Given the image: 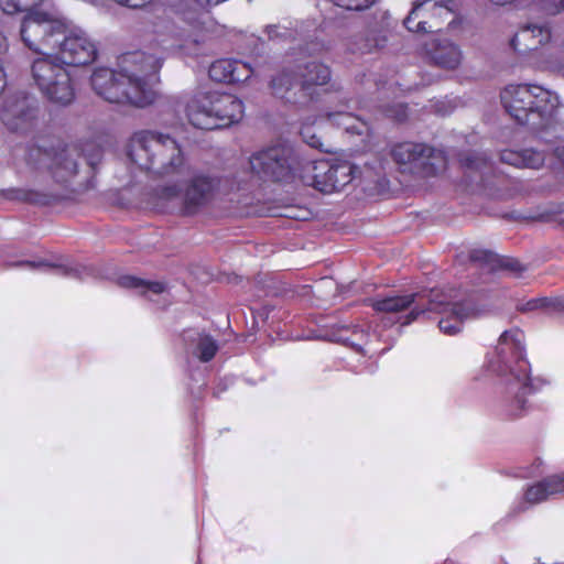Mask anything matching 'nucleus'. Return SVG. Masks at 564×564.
Here are the masks:
<instances>
[{
    "instance_id": "obj_22",
    "label": "nucleus",
    "mask_w": 564,
    "mask_h": 564,
    "mask_svg": "<svg viewBox=\"0 0 564 564\" xmlns=\"http://www.w3.org/2000/svg\"><path fill=\"white\" fill-rule=\"evenodd\" d=\"M426 54L433 64L447 68L455 69L462 61V52L459 47L448 41H433L425 44Z\"/></svg>"
},
{
    "instance_id": "obj_12",
    "label": "nucleus",
    "mask_w": 564,
    "mask_h": 564,
    "mask_svg": "<svg viewBox=\"0 0 564 564\" xmlns=\"http://www.w3.org/2000/svg\"><path fill=\"white\" fill-rule=\"evenodd\" d=\"M358 167L349 161L315 160L301 165L299 181L324 194L341 191L355 177Z\"/></svg>"
},
{
    "instance_id": "obj_11",
    "label": "nucleus",
    "mask_w": 564,
    "mask_h": 564,
    "mask_svg": "<svg viewBox=\"0 0 564 564\" xmlns=\"http://www.w3.org/2000/svg\"><path fill=\"white\" fill-rule=\"evenodd\" d=\"M390 153L400 172L419 177L436 176L447 167L445 152L425 143L400 142L392 147Z\"/></svg>"
},
{
    "instance_id": "obj_14",
    "label": "nucleus",
    "mask_w": 564,
    "mask_h": 564,
    "mask_svg": "<svg viewBox=\"0 0 564 564\" xmlns=\"http://www.w3.org/2000/svg\"><path fill=\"white\" fill-rule=\"evenodd\" d=\"M66 25L45 12H29L21 24V39L25 46L37 54H46L57 48Z\"/></svg>"
},
{
    "instance_id": "obj_19",
    "label": "nucleus",
    "mask_w": 564,
    "mask_h": 564,
    "mask_svg": "<svg viewBox=\"0 0 564 564\" xmlns=\"http://www.w3.org/2000/svg\"><path fill=\"white\" fill-rule=\"evenodd\" d=\"M253 70L249 64L232 58H220L212 63L209 78L217 83L238 84L249 79Z\"/></svg>"
},
{
    "instance_id": "obj_8",
    "label": "nucleus",
    "mask_w": 564,
    "mask_h": 564,
    "mask_svg": "<svg viewBox=\"0 0 564 564\" xmlns=\"http://www.w3.org/2000/svg\"><path fill=\"white\" fill-rule=\"evenodd\" d=\"M102 148L93 140L78 144L52 143L50 150H43V156L48 161V171L53 180L63 185L70 183L78 174V159H83L89 167V174L96 173L97 165L102 160Z\"/></svg>"
},
{
    "instance_id": "obj_9",
    "label": "nucleus",
    "mask_w": 564,
    "mask_h": 564,
    "mask_svg": "<svg viewBox=\"0 0 564 564\" xmlns=\"http://www.w3.org/2000/svg\"><path fill=\"white\" fill-rule=\"evenodd\" d=\"M294 150L288 144H273L253 153L250 159V167L260 180L274 183H290L299 180L301 165Z\"/></svg>"
},
{
    "instance_id": "obj_43",
    "label": "nucleus",
    "mask_w": 564,
    "mask_h": 564,
    "mask_svg": "<svg viewBox=\"0 0 564 564\" xmlns=\"http://www.w3.org/2000/svg\"><path fill=\"white\" fill-rule=\"evenodd\" d=\"M337 117L343 118V119H348V118H350V113L345 112V111L328 112V113H327V118H328L329 120H334V119H336Z\"/></svg>"
},
{
    "instance_id": "obj_13",
    "label": "nucleus",
    "mask_w": 564,
    "mask_h": 564,
    "mask_svg": "<svg viewBox=\"0 0 564 564\" xmlns=\"http://www.w3.org/2000/svg\"><path fill=\"white\" fill-rule=\"evenodd\" d=\"M551 43L546 48L550 59L546 67L564 70V32L555 33L554 36L547 24H528L522 26L511 39L510 45L520 55L538 53L544 45Z\"/></svg>"
},
{
    "instance_id": "obj_20",
    "label": "nucleus",
    "mask_w": 564,
    "mask_h": 564,
    "mask_svg": "<svg viewBox=\"0 0 564 564\" xmlns=\"http://www.w3.org/2000/svg\"><path fill=\"white\" fill-rule=\"evenodd\" d=\"M460 167L469 176L470 173H479V186L486 188L491 176L499 181L503 178L501 174H497L490 159L485 153L476 151H462L457 154Z\"/></svg>"
},
{
    "instance_id": "obj_24",
    "label": "nucleus",
    "mask_w": 564,
    "mask_h": 564,
    "mask_svg": "<svg viewBox=\"0 0 564 564\" xmlns=\"http://www.w3.org/2000/svg\"><path fill=\"white\" fill-rule=\"evenodd\" d=\"M186 348L202 362H209L219 350L214 337L204 332H186L184 334Z\"/></svg>"
},
{
    "instance_id": "obj_46",
    "label": "nucleus",
    "mask_w": 564,
    "mask_h": 564,
    "mask_svg": "<svg viewBox=\"0 0 564 564\" xmlns=\"http://www.w3.org/2000/svg\"><path fill=\"white\" fill-rule=\"evenodd\" d=\"M530 475H531V473H527V474H523L522 476L527 477V476H530Z\"/></svg>"
},
{
    "instance_id": "obj_32",
    "label": "nucleus",
    "mask_w": 564,
    "mask_h": 564,
    "mask_svg": "<svg viewBox=\"0 0 564 564\" xmlns=\"http://www.w3.org/2000/svg\"><path fill=\"white\" fill-rule=\"evenodd\" d=\"M525 270V267L522 263L513 258L508 256H499L498 260L495 263L494 272L496 271H508L510 273L520 274Z\"/></svg>"
},
{
    "instance_id": "obj_2",
    "label": "nucleus",
    "mask_w": 564,
    "mask_h": 564,
    "mask_svg": "<svg viewBox=\"0 0 564 564\" xmlns=\"http://www.w3.org/2000/svg\"><path fill=\"white\" fill-rule=\"evenodd\" d=\"M500 99L518 124L533 131L545 128L558 106L555 93L535 84L509 85L501 91Z\"/></svg>"
},
{
    "instance_id": "obj_37",
    "label": "nucleus",
    "mask_w": 564,
    "mask_h": 564,
    "mask_svg": "<svg viewBox=\"0 0 564 564\" xmlns=\"http://www.w3.org/2000/svg\"><path fill=\"white\" fill-rule=\"evenodd\" d=\"M549 484L551 496H564V473L545 477Z\"/></svg>"
},
{
    "instance_id": "obj_23",
    "label": "nucleus",
    "mask_w": 564,
    "mask_h": 564,
    "mask_svg": "<svg viewBox=\"0 0 564 564\" xmlns=\"http://www.w3.org/2000/svg\"><path fill=\"white\" fill-rule=\"evenodd\" d=\"M546 160L545 151L527 148L521 150L506 149L500 152V161L519 169H541Z\"/></svg>"
},
{
    "instance_id": "obj_27",
    "label": "nucleus",
    "mask_w": 564,
    "mask_h": 564,
    "mask_svg": "<svg viewBox=\"0 0 564 564\" xmlns=\"http://www.w3.org/2000/svg\"><path fill=\"white\" fill-rule=\"evenodd\" d=\"M117 283L124 289L141 290V293L152 292L161 294L165 291L166 285L160 281H148L134 275H121L118 278Z\"/></svg>"
},
{
    "instance_id": "obj_42",
    "label": "nucleus",
    "mask_w": 564,
    "mask_h": 564,
    "mask_svg": "<svg viewBox=\"0 0 564 564\" xmlns=\"http://www.w3.org/2000/svg\"><path fill=\"white\" fill-rule=\"evenodd\" d=\"M7 86V74L4 72L3 65L0 63V94Z\"/></svg>"
},
{
    "instance_id": "obj_47",
    "label": "nucleus",
    "mask_w": 564,
    "mask_h": 564,
    "mask_svg": "<svg viewBox=\"0 0 564 564\" xmlns=\"http://www.w3.org/2000/svg\"><path fill=\"white\" fill-rule=\"evenodd\" d=\"M561 225H562V227H563V229H564V220L562 221V224H561Z\"/></svg>"
},
{
    "instance_id": "obj_10",
    "label": "nucleus",
    "mask_w": 564,
    "mask_h": 564,
    "mask_svg": "<svg viewBox=\"0 0 564 564\" xmlns=\"http://www.w3.org/2000/svg\"><path fill=\"white\" fill-rule=\"evenodd\" d=\"M35 58L31 66L32 78L51 102L59 106H68L75 99L74 83L69 72L58 57H52L48 53Z\"/></svg>"
},
{
    "instance_id": "obj_7",
    "label": "nucleus",
    "mask_w": 564,
    "mask_h": 564,
    "mask_svg": "<svg viewBox=\"0 0 564 564\" xmlns=\"http://www.w3.org/2000/svg\"><path fill=\"white\" fill-rule=\"evenodd\" d=\"M242 101L235 95L219 91L196 94L186 105L189 123L202 130L230 127L243 117Z\"/></svg>"
},
{
    "instance_id": "obj_39",
    "label": "nucleus",
    "mask_w": 564,
    "mask_h": 564,
    "mask_svg": "<svg viewBox=\"0 0 564 564\" xmlns=\"http://www.w3.org/2000/svg\"><path fill=\"white\" fill-rule=\"evenodd\" d=\"M158 197L170 202L180 195V191L176 185L163 186L156 191Z\"/></svg>"
},
{
    "instance_id": "obj_38",
    "label": "nucleus",
    "mask_w": 564,
    "mask_h": 564,
    "mask_svg": "<svg viewBox=\"0 0 564 564\" xmlns=\"http://www.w3.org/2000/svg\"><path fill=\"white\" fill-rule=\"evenodd\" d=\"M549 484L551 496H564V473L545 477Z\"/></svg>"
},
{
    "instance_id": "obj_40",
    "label": "nucleus",
    "mask_w": 564,
    "mask_h": 564,
    "mask_svg": "<svg viewBox=\"0 0 564 564\" xmlns=\"http://www.w3.org/2000/svg\"><path fill=\"white\" fill-rule=\"evenodd\" d=\"M542 305H543L542 297H534V299H531L522 304H519L517 306V310L519 312L527 313V312H532V311H536V310H543Z\"/></svg>"
},
{
    "instance_id": "obj_33",
    "label": "nucleus",
    "mask_w": 564,
    "mask_h": 564,
    "mask_svg": "<svg viewBox=\"0 0 564 564\" xmlns=\"http://www.w3.org/2000/svg\"><path fill=\"white\" fill-rule=\"evenodd\" d=\"M300 134L305 143L310 147L323 152H328L319 135H317L315 128L311 124H303L300 129Z\"/></svg>"
},
{
    "instance_id": "obj_26",
    "label": "nucleus",
    "mask_w": 564,
    "mask_h": 564,
    "mask_svg": "<svg viewBox=\"0 0 564 564\" xmlns=\"http://www.w3.org/2000/svg\"><path fill=\"white\" fill-rule=\"evenodd\" d=\"M6 197L11 200L32 205L50 206L66 199L68 195L66 193L55 191L41 192L32 188H11L7 191Z\"/></svg>"
},
{
    "instance_id": "obj_30",
    "label": "nucleus",
    "mask_w": 564,
    "mask_h": 564,
    "mask_svg": "<svg viewBox=\"0 0 564 564\" xmlns=\"http://www.w3.org/2000/svg\"><path fill=\"white\" fill-rule=\"evenodd\" d=\"M469 261L481 269L494 272L498 254L487 249H473L468 254Z\"/></svg>"
},
{
    "instance_id": "obj_6",
    "label": "nucleus",
    "mask_w": 564,
    "mask_h": 564,
    "mask_svg": "<svg viewBox=\"0 0 564 564\" xmlns=\"http://www.w3.org/2000/svg\"><path fill=\"white\" fill-rule=\"evenodd\" d=\"M453 292L454 289H448L447 291L441 289L430 290L426 295V305L413 307L405 315L401 324L409 325L421 315L437 313L444 315L438 321L440 330L449 336L458 334L464 322L479 317L482 310L471 296L455 301L457 295L453 294Z\"/></svg>"
},
{
    "instance_id": "obj_44",
    "label": "nucleus",
    "mask_w": 564,
    "mask_h": 564,
    "mask_svg": "<svg viewBox=\"0 0 564 564\" xmlns=\"http://www.w3.org/2000/svg\"><path fill=\"white\" fill-rule=\"evenodd\" d=\"M8 50L7 37L0 32V54Z\"/></svg>"
},
{
    "instance_id": "obj_1",
    "label": "nucleus",
    "mask_w": 564,
    "mask_h": 564,
    "mask_svg": "<svg viewBox=\"0 0 564 564\" xmlns=\"http://www.w3.org/2000/svg\"><path fill=\"white\" fill-rule=\"evenodd\" d=\"M120 70L96 68L90 77L94 91L108 102L145 107L155 99L153 86L159 82L162 59L137 51L120 57Z\"/></svg>"
},
{
    "instance_id": "obj_15",
    "label": "nucleus",
    "mask_w": 564,
    "mask_h": 564,
    "mask_svg": "<svg viewBox=\"0 0 564 564\" xmlns=\"http://www.w3.org/2000/svg\"><path fill=\"white\" fill-rule=\"evenodd\" d=\"M451 0H423L416 2L403 24L414 33H434L443 30L445 20L451 15Z\"/></svg>"
},
{
    "instance_id": "obj_45",
    "label": "nucleus",
    "mask_w": 564,
    "mask_h": 564,
    "mask_svg": "<svg viewBox=\"0 0 564 564\" xmlns=\"http://www.w3.org/2000/svg\"><path fill=\"white\" fill-rule=\"evenodd\" d=\"M490 3L495 6H506L514 2L516 0H488Z\"/></svg>"
},
{
    "instance_id": "obj_36",
    "label": "nucleus",
    "mask_w": 564,
    "mask_h": 564,
    "mask_svg": "<svg viewBox=\"0 0 564 564\" xmlns=\"http://www.w3.org/2000/svg\"><path fill=\"white\" fill-rule=\"evenodd\" d=\"M543 310L547 313H564V296L542 297Z\"/></svg>"
},
{
    "instance_id": "obj_16",
    "label": "nucleus",
    "mask_w": 564,
    "mask_h": 564,
    "mask_svg": "<svg viewBox=\"0 0 564 564\" xmlns=\"http://www.w3.org/2000/svg\"><path fill=\"white\" fill-rule=\"evenodd\" d=\"M36 117L37 100L24 91L7 96L0 108V120L12 132L28 131Z\"/></svg>"
},
{
    "instance_id": "obj_28",
    "label": "nucleus",
    "mask_w": 564,
    "mask_h": 564,
    "mask_svg": "<svg viewBox=\"0 0 564 564\" xmlns=\"http://www.w3.org/2000/svg\"><path fill=\"white\" fill-rule=\"evenodd\" d=\"M14 265L17 267H28L32 270L40 269V268H48L56 270L58 274L64 276H70V278H83V273L86 271L85 267H63V265H56L52 264L45 260L41 261H19Z\"/></svg>"
},
{
    "instance_id": "obj_21",
    "label": "nucleus",
    "mask_w": 564,
    "mask_h": 564,
    "mask_svg": "<svg viewBox=\"0 0 564 564\" xmlns=\"http://www.w3.org/2000/svg\"><path fill=\"white\" fill-rule=\"evenodd\" d=\"M426 299L420 293L392 295L378 299H369L368 304L378 313H400L409 308L425 306L426 303H420L417 300Z\"/></svg>"
},
{
    "instance_id": "obj_25",
    "label": "nucleus",
    "mask_w": 564,
    "mask_h": 564,
    "mask_svg": "<svg viewBox=\"0 0 564 564\" xmlns=\"http://www.w3.org/2000/svg\"><path fill=\"white\" fill-rule=\"evenodd\" d=\"M176 23L180 25V32L177 35L184 40V42L198 43L199 33L203 30L202 12L186 4L185 8L176 11Z\"/></svg>"
},
{
    "instance_id": "obj_17",
    "label": "nucleus",
    "mask_w": 564,
    "mask_h": 564,
    "mask_svg": "<svg viewBox=\"0 0 564 564\" xmlns=\"http://www.w3.org/2000/svg\"><path fill=\"white\" fill-rule=\"evenodd\" d=\"M58 59L66 65L80 67L93 64L98 56V47L90 36L82 31L66 32L59 39Z\"/></svg>"
},
{
    "instance_id": "obj_18",
    "label": "nucleus",
    "mask_w": 564,
    "mask_h": 564,
    "mask_svg": "<svg viewBox=\"0 0 564 564\" xmlns=\"http://www.w3.org/2000/svg\"><path fill=\"white\" fill-rule=\"evenodd\" d=\"M220 181L205 174L194 175L182 193L181 215L194 216L205 208L215 197Z\"/></svg>"
},
{
    "instance_id": "obj_34",
    "label": "nucleus",
    "mask_w": 564,
    "mask_h": 564,
    "mask_svg": "<svg viewBox=\"0 0 564 564\" xmlns=\"http://www.w3.org/2000/svg\"><path fill=\"white\" fill-rule=\"evenodd\" d=\"M270 41H286L293 36L290 28L280 24H269L264 29Z\"/></svg>"
},
{
    "instance_id": "obj_29",
    "label": "nucleus",
    "mask_w": 564,
    "mask_h": 564,
    "mask_svg": "<svg viewBox=\"0 0 564 564\" xmlns=\"http://www.w3.org/2000/svg\"><path fill=\"white\" fill-rule=\"evenodd\" d=\"M524 500L530 505H538L547 500L551 496L546 478L529 486L524 491Z\"/></svg>"
},
{
    "instance_id": "obj_4",
    "label": "nucleus",
    "mask_w": 564,
    "mask_h": 564,
    "mask_svg": "<svg viewBox=\"0 0 564 564\" xmlns=\"http://www.w3.org/2000/svg\"><path fill=\"white\" fill-rule=\"evenodd\" d=\"M332 79L329 66L310 61L283 67L270 82L275 97L292 105H307L317 99V88Z\"/></svg>"
},
{
    "instance_id": "obj_31",
    "label": "nucleus",
    "mask_w": 564,
    "mask_h": 564,
    "mask_svg": "<svg viewBox=\"0 0 564 564\" xmlns=\"http://www.w3.org/2000/svg\"><path fill=\"white\" fill-rule=\"evenodd\" d=\"M42 2L43 0H0V8L7 14H15L24 11L29 13L34 7Z\"/></svg>"
},
{
    "instance_id": "obj_35",
    "label": "nucleus",
    "mask_w": 564,
    "mask_h": 564,
    "mask_svg": "<svg viewBox=\"0 0 564 564\" xmlns=\"http://www.w3.org/2000/svg\"><path fill=\"white\" fill-rule=\"evenodd\" d=\"M336 6L354 11H362L370 8L377 0H333Z\"/></svg>"
},
{
    "instance_id": "obj_41",
    "label": "nucleus",
    "mask_w": 564,
    "mask_h": 564,
    "mask_svg": "<svg viewBox=\"0 0 564 564\" xmlns=\"http://www.w3.org/2000/svg\"><path fill=\"white\" fill-rule=\"evenodd\" d=\"M543 9L551 14H557L564 10V0H544Z\"/></svg>"
},
{
    "instance_id": "obj_3",
    "label": "nucleus",
    "mask_w": 564,
    "mask_h": 564,
    "mask_svg": "<svg viewBox=\"0 0 564 564\" xmlns=\"http://www.w3.org/2000/svg\"><path fill=\"white\" fill-rule=\"evenodd\" d=\"M497 356V370L501 375L513 376V381L508 384L509 392L514 393L508 405V415L517 417L525 409V397L533 391L530 382V364L525 357L524 333L519 327L507 329L500 335Z\"/></svg>"
},
{
    "instance_id": "obj_5",
    "label": "nucleus",
    "mask_w": 564,
    "mask_h": 564,
    "mask_svg": "<svg viewBox=\"0 0 564 564\" xmlns=\"http://www.w3.org/2000/svg\"><path fill=\"white\" fill-rule=\"evenodd\" d=\"M128 156L140 170L156 175L175 173L184 163L181 147L175 139L150 130L133 134Z\"/></svg>"
}]
</instances>
